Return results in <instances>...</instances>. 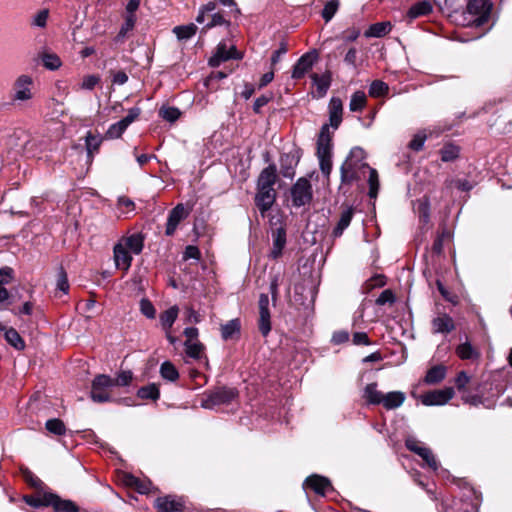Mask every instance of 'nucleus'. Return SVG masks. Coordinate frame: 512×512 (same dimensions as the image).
Listing matches in <instances>:
<instances>
[{
    "label": "nucleus",
    "mask_w": 512,
    "mask_h": 512,
    "mask_svg": "<svg viewBox=\"0 0 512 512\" xmlns=\"http://www.w3.org/2000/svg\"><path fill=\"white\" fill-rule=\"evenodd\" d=\"M365 158V151L362 148H352L345 162L341 166V181L342 183H351L353 181L361 180L368 175V195L370 198H376L379 190L378 173L376 169L371 168L365 162Z\"/></svg>",
    "instance_id": "nucleus-1"
},
{
    "label": "nucleus",
    "mask_w": 512,
    "mask_h": 512,
    "mask_svg": "<svg viewBox=\"0 0 512 512\" xmlns=\"http://www.w3.org/2000/svg\"><path fill=\"white\" fill-rule=\"evenodd\" d=\"M317 157L323 175L329 177L332 171V133L323 125L317 140Z\"/></svg>",
    "instance_id": "nucleus-2"
},
{
    "label": "nucleus",
    "mask_w": 512,
    "mask_h": 512,
    "mask_svg": "<svg viewBox=\"0 0 512 512\" xmlns=\"http://www.w3.org/2000/svg\"><path fill=\"white\" fill-rule=\"evenodd\" d=\"M237 396L238 392L234 388L218 387L205 393L204 398L201 400V407L214 409L217 406L231 403Z\"/></svg>",
    "instance_id": "nucleus-3"
},
{
    "label": "nucleus",
    "mask_w": 512,
    "mask_h": 512,
    "mask_svg": "<svg viewBox=\"0 0 512 512\" xmlns=\"http://www.w3.org/2000/svg\"><path fill=\"white\" fill-rule=\"evenodd\" d=\"M112 377L101 374L94 378L91 387V399L97 403H105L113 401L112 395Z\"/></svg>",
    "instance_id": "nucleus-4"
},
{
    "label": "nucleus",
    "mask_w": 512,
    "mask_h": 512,
    "mask_svg": "<svg viewBox=\"0 0 512 512\" xmlns=\"http://www.w3.org/2000/svg\"><path fill=\"white\" fill-rule=\"evenodd\" d=\"M492 8L490 0H468L466 12L471 16L468 24L481 26L487 22Z\"/></svg>",
    "instance_id": "nucleus-5"
},
{
    "label": "nucleus",
    "mask_w": 512,
    "mask_h": 512,
    "mask_svg": "<svg viewBox=\"0 0 512 512\" xmlns=\"http://www.w3.org/2000/svg\"><path fill=\"white\" fill-rule=\"evenodd\" d=\"M34 81L30 75L22 74L16 78L13 83V96L14 102H26L33 98V87Z\"/></svg>",
    "instance_id": "nucleus-6"
},
{
    "label": "nucleus",
    "mask_w": 512,
    "mask_h": 512,
    "mask_svg": "<svg viewBox=\"0 0 512 512\" xmlns=\"http://www.w3.org/2000/svg\"><path fill=\"white\" fill-rule=\"evenodd\" d=\"M312 186L306 178H299L291 189L293 205L301 207L309 204L312 200Z\"/></svg>",
    "instance_id": "nucleus-7"
},
{
    "label": "nucleus",
    "mask_w": 512,
    "mask_h": 512,
    "mask_svg": "<svg viewBox=\"0 0 512 512\" xmlns=\"http://www.w3.org/2000/svg\"><path fill=\"white\" fill-rule=\"evenodd\" d=\"M259 318L258 328L263 336H267L271 331V312L270 301L266 294H261L258 301Z\"/></svg>",
    "instance_id": "nucleus-8"
},
{
    "label": "nucleus",
    "mask_w": 512,
    "mask_h": 512,
    "mask_svg": "<svg viewBox=\"0 0 512 512\" xmlns=\"http://www.w3.org/2000/svg\"><path fill=\"white\" fill-rule=\"evenodd\" d=\"M454 394L452 387H446L425 393L421 397V402L425 406L444 405L454 397Z\"/></svg>",
    "instance_id": "nucleus-9"
},
{
    "label": "nucleus",
    "mask_w": 512,
    "mask_h": 512,
    "mask_svg": "<svg viewBox=\"0 0 512 512\" xmlns=\"http://www.w3.org/2000/svg\"><path fill=\"white\" fill-rule=\"evenodd\" d=\"M154 506L158 512H182L185 508V502L182 497L167 495L158 497Z\"/></svg>",
    "instance_id": "nucleus-10"
},
{
    "label": "nucleus",
    "mask_w": 512,
    "mask_h": 512,
    "mask_svg": "<svg viewBox=\"0 0 512 512\" xmlns=\"http://www.w3.org/2000/svg\"><path fill=\"white\" fill-rule=\"evenodd\" d=\"M242 56L236 50L235 46L228 47L226 43L220 42L217 46L215 54L210 58L209 65L218 67L222 62L229 59H240Z\"/></svg>",
    "instance_id": "nucleus-11"
},
{
    "label": "nucleus",
    "mask_w": 512,
    "mask_h": 512,
    "mask_svg": "<svg viewBox=\"0 0 512 512\" xmlns=\"http://www.w3.org/2000/svg\"><path fill=\"white\" fill-rule=\"evenodd\" d=\"M189 216V209H187L182 203L177 204L168 215L165 234L172 236L179 223Z\"/></svg>",
    "instance_id": "nucleus-12"
},
{
    "label": "nucleus",
    "mask_w": 512,
    "mask_h": 512,
    "mask_svg": "<svg viewBox=\"0 0 512 512\" xmlns=\"http://www.w3.org/2000/svg\"><path fill=\"white\" fill-rule=\"evenodd\" d=\"M317 60V53L315 51L308 52L302 55L295 63L291 77L293 79H301L310 71Z\"/></svg>",
    "instance_id": "nucleus-13"
},
{
    "label": "nucleus",
    "mask_w": 512,
    "mask_h": 512,
    "mask_svg": "<svg viewBox=\"0 0 512 512\" xmlns=\"http://www.w3.org/2000/svg\"><path fill=\"white\" fill-rule=\"evenodd\" d=\"M276 200V191L275 189H257V193L255 196V204L259 209L262 216H265L266 212H268L273 206Z\"/></svg>",
    "instance_id": "nucleus-14"
},
{
    "label": "nucleus",
    "mask_w": 512,
    "mask_h": 512,
    "mask_svg": "<svg viewBox=\"0 0 512 512\" xmlns=\"http://www.w3.org/2000/svg\"><path fill=\"white\" fill-rule=\"evenodd\" d=\"M45 503L52 506L56 512H78L77 505L71 500L61 499L54 493H45Z\"/></svg>",
    "instance_id": "nucleus-15"
},
{
    "label": "nucleus",
    "mask_w": 512,
    "mask_h": 512,
    "mask_svg": "<svg viewBox=\"0 0 512 512\" xmlns=\"http://www.w3.org/2000/svg\"><path fill=\"white\" fill-rule=\"evenodd\" d=\"M286 246V230L279 227L272 231V248L268 257L276 260L282 256L283 250Z\"/></svg>",
    "instance_id": "nucleus-16"
},
{
    "label": "nucleus",
    "mask_w": 512,
    "mask_h": 512,
    "mask_svg": "<svg viewBox=\"0 0 512 512\" xmlns=\"http://www.w3.org/2000/svg\"><path fill=\"white\" fill-rule=\"evenodd\" d=\"M304 486L311 488L316 494L322 496L326 495L329 491L332 490L329 479L316 474L309 476L305 480Z\"/></svg>",
    "instance_id": "nucleus-17"
},
{
    "label": "nucleus",
    "mask_w": 512,
    "mask_h": 512,
    "mask_svg": "<svg viewBox=\"0 0 512 512\" xmlns=\"http://www.w3.org/2000/svg\"><path fill=\"white\" fill-rule=\"evenodd\" d=\"M329 126L333 129H337L342 122V114H343V103L340 98L332 97L329 102Z\"/></svg>",
    "instance_id": "nucleus-18"
},
{
    "label": "nucleus",
    "mask_w": 512,
    "mask_h": 512,
    "mask_svg": "<svg viewBox=\"0 0 512 512\" xmlns=\"http://www.w3.org/2000/svg\"><path fill=\"white\" fill-rule=\"evenodd\" d=\"M185 353L188 357L202 361L206 369H209V361L205 355V346L199 342H184Z\"/></svg>",
    "instance_id": "nucleus-19"
},
{
    "label": "nucleus",
    "mask_w": 512,
    "mask_h": 512,
    "mask_svg": "<svg viewBox=\"0 0 512 512\" xmlns=\"http://www.w3.org/2000/svg\"><path fill=\"white\" fill-rule=\"evenodd\" d=\"M132 253L126 248L117 243L114 246V261L118 269L128 271L132 262Z\"/></svg>",
    "instance_id": "nucleus-20"
},
{
    "label": "nucleus",
    "mask_w": 512,
    "mask_h": 512,
    "mask_svg": "<svg viewBox=\"0 0 512 512\" xmlns=\"http://www.w3.org/2000/svg\"><path fill=\"white\" fill-rule=\"evenodd\" d=\"M276 171L277 170L275 165H269L268 167L264 168L258 177L257 189H274V185L277 179Z\"/></svg>",
    "instance_id": "nucleus-21"
},
{
    "label": "nucleus",
    "mask_w": 512,
    "mask_h": 512,
    "mask_svg": "<svg viewBox=\"0 0 512 512\" xmlns=\"http://www.w3.org/2000/svg\"><path fill=\"white\" fill-rule=\"evenodd\" d=\"M104 139V136L93 134L92 132H88L86 134L85 148L87 151V158L90 163L93 161L94 155L98 153Z\"/></svg>",
    "instance_id": "nucleus-22"
},
{
    "label": "nucleus",
    "mask_w": 512,
    "mask_h": 512,
    "mask_svg": "<svg viewBox=\"0 0 512 512\" xmlns=\"http://www.w3.org/2000/svg\"><path fill=\"white\" fill-rule=\"evenodd\" d=\"M405 399V393L401 391H391L384 394L381 404L385 409L393 410L402 406Z\"/></svg>",
    "instance_id": "nucleus-23"
},
{
    "label": "nucleus",
    "mask_w": 512,
    "mask_h": 512,
    "mask_svg": "<svg viewBox=\"0 0 512 512\" xmlns=\"http://www.w3.org/2000/svg\"><path fill=\"white\" fill-rule=\"evenodd\" d=\"M454 328V321L447 314L439 315L432 320V329L434 333H449L454 330Z\"/></svg>",
    "instance_id": "nucleus-24"
},
{
    "label": "nucleus",
    "mask_w": 512,
    "mask_h": 512,
    "mask_svg": "<svg viewBox=\"0 0 512 512\" xmlns=\"http://www.w3.org/2000/svg\"><path fill=\"white\" fill-rule=\"evenodd\" d=\"M118 243L123 247H126L132 254L138 255L143 249L144 240L141 235L133 234L122 238Z\"/></svg>",
    "instance_id": "nucleus-25"
},
{
    "label": "nucleus",
    "mask_w": 512,
    "mask_h": 512,
    "mask_svg": "<svg viewBox=\"0 0 512 512\" xmlns=\"http://www.w3.org/2000/svg\"><path fill=\"white\" fill-rule=\"evenodd\" d=\"M383 396L384 393L377 389V383H369L363 390V398L371 405L381 404Z\"/></svg>",
    "instance_id": "nucleus-26"
},
{
    "label": "nucleus",
    "mask_w": 512,
    "mask_h": 512,
    "mask_svg": "<svg viewBox=\"0 0 512 512\" xmlns=\"http://www.w3.org/2000/svg\"><path fill=\"white\" fill-rule=\"evenodd\" d=\"M353 215L354 210L352 207H346L342 210L340 219L333 230L334 237H339L342 235L343 231L350 225Z\"/></svg>",
    "instance_id": "nucleus-27"
},
{
    "label": "nucleus",
    "mask_w": 512,
    "mask_h": 512,
    "mask_svg": "<svg viewBox=\"0 0 512 512\" xmlns=\"http://www.w3.org/2000/svg\"><path fill=\"white\" fill-rule=\"evenodd\" d=\"M432 9H433V6L429 1H427V0L419 1L410 7V9L407 12V16L411 20H413L418 17L428 15L429 13L432 12Z\"/></svg>",
    "instance_id": "nucleus-28"
},
{
    "label": "nucleus",
    "mask_w": 512,
    "mask_h": 512,
    "mask_svg": "<svg viewBox=\"0 0 512 512\" xmlns=\"http://www.w3.org/2000/svg\"><path fill=\"white\" fill-rule=\"evenodd\" d=\"M455 352L462 360H475L480 357V352L468 341L459 344Z\"/></svg>",
    "instance_id": "nucleus-29"
},
{
    "label": "nucleus",
    "mask_w": 512,
    "mask_h": 512,
    "mask_svg": "<svg viewBox=\"0 0 512 512\" xmlns=\"http://www.w3.org/2000/svg\"><path fill=\"white\" fill-rule=\"evenodd\" d=\"M313 80V84L316 86L318 97H323L327 93L330 83H331V76L329 73H325L322 75L313 74L311 76Z\"/></svg>",
    "instance_id": "nucleus-30"
},
{
    "label": "nucleus",
    "mask_w": 512,
    "mask_h": 512,
    "mask_svg": "<svg viewBox=\"0 0 512 512\" xmlns=\"http://www.w3.org/2000/svg\"><path fill=\"white\" fill-rule=\"evenodd\" d=\"M179 309L176 305L160 314V322L166 331H169L178 317Z\"/></svg>",
    "instance_id": "nucleus-31"
},
{
    "label": "nucleus",
    "mask_w": 512,
    "mask_h": 512,
    "mask_svg": "<svg viewBox=\"0 0 512 512\" xmlns=\"http://www.w3.org/2000/svg\"><path fill=\"white\" fill-rule=\"evenodd\" d=\"M446 376V368L443 365H436L430 368L425 376L424 381L427 384H437Z\"/></svg>",
    "instance_id": "nucleus-32"
},
{
    "label": "nucleus",
    "mask_w": 512,
    "mask_h": 512,
    "mask_svg": "<svg viewBox=\"0 0 512 512\" xmlns=\"http://www.w3.org/2000/svg\"><path fill=\"white\" fill-rule=\"evenodd\" d=\"M391 30V24L389 22H378L372 24L369 29L365 32L366 37H383L388 34Z\"/></svg>",
    "instance_id": "nucleus-33"
},
{
    "label": "nucleus",
    "mask_w": 512,
    "mask_h": 512,
    "mask_svg": "<svg viewBox=\"0 0 512 512\" xmlns=\"http://www.w3.org/2000/svg\"><path fill=\"white\" fill-rule=\"evenodd\" d=\"M239 319H232L221 326V336L224 340L233 338L235 334L240 332Z\"/></svg>",
    "instance_id": "nucleus-34"
},
{
    "label": "nucleus",
    "mask_w": 512,
    "mask_h": 512,
    "mask_svg": "<svg viewBox=\"0 0 512 512\" xmlns=\"http://www.w3.org/2000/svg\"><path fill=\"white\" fill-rule=\"evenodd\" d=\"M160 374L162 378L171 382H174L179 378L178 370L170 361H165L161 364Z\"/></svg>",
    "instance_id": "nucleus-35"
},
{
    "label": "nucleus",
    "mask_w": 512,
    "mask_h": 512,
    "mask_svg": "<svg viewBox=\"0 0 512 512\" xmlns=\"http://www.w3.org/2000/svg\"><path fill=\"white\" fill-rule=\"evenodd\" d=\"M137 396L141 399L157 400L160 396L159 388L156 384L152 383L147 386L141 387L137 391Z\"/></svg>",
    "instance_id": "nucleus-36"
},
{
    "label": "nucleus",
    "mask_w": 512,
    "mask_h": 512,
    "mask_svg": "<svg viewBox=\"0 0 512 512\" xmlns=\"http://www.w3.org/2000/svg\"><path fill=\"white\" fill-rule=\"evenodd\" d=\"M128 127L123 123L121 120H119L116 123H113L109 126L107 129L104 138L105 139H118L120 138L123 133L126 131Z\"/></svg>",
    "instance_id": "nucleus-37"
},
{
    "label": "nucleus",
    "mask_w": 512,
    "mask_h": 512,
    "mask_svg": "<svg viewBox=\"0 0 512 512\" xmlns=\"http://www.w3.org/2000/svg\"><path fill=\"white\" fill-rule=\"evenodd\" d=\"M366 105V94L363 91H356L352 94L349 108L353 112L362 111Z\"/></svg>",
    "instance_id": "nucleus-38"
},
{
    "label": "nucleus",
    "mask_w": 512,
    "mask_h": 512,
    "mask_svg": "<svg viewBox=\"0 0 512 512\" xmlns=\"http://www.w3.org/2000/svg\"><path fill=\"white\" fill-rule=\"evenodd\" d=\"M197 26L195 24H188L183 26H176L173 32L179 40H186L195 35Z\"/></svg>",
    "instance_id": "nucleus-39"
},
{
    "label": "nucleus",
    "mask_w": 512,
    "mask_h": 512,
    "mask_svg": "<svg viewBox=\"0 0 512 512\" xmlns=\"http://www.w3.org/2000/svg\"><path fill=\"white\" fill-rule=\"evenodd\" d=\"M6 341L14 348L21 350L25 344L19 333L14 328H8L5 330Z\"/></svg>",
    "instance_id": "nucleus-40"
},
{
    "label": "nucleus",
    "mask_w": 512,
    "mask_h": 512,
    "mask_svg": "<svg viewBox=\"0 0 512 512\" xmlns=\"http://www.w3.org/2000/svg\"><path fill=\"white\" fill-rule=\"evenodd\" d=\"M459 147L454 144H446L440 150L441 160L443 162L454 161L459 156Z\"/></svg>",
    "instance_id": "nucleus-41"
},
{
    "label": "nucleus",
    "mask_w": 512,
    "mask_h": 512,
    "mask_svg": "<svg viewBox=\"0 0 512 512\" xmlns=\"http://www.w3.org/2000/svg\"><path fill=\"white\" fill-rule=\"evenodd\" d=\"M43 66L49 70H57L60 68L61 59L54 53H44L41 57Z\"/></svg>",
    "instance_id": "nucleus-42"
},
{
    "label": "nucleus",
    "mask_w": 512,
    "mask_h": 512,
    "mask_svg": "<svg viewBox=\"0 0 512 512\" xmlns=\"http://www.w3.org/2000/svg\"><path fill=\"white\" fill-rule=\"evenodd\" d=\"M388 90L389 87L385 82L381 80H375L370 85L369 95L372 97H381L387 94Z\"/></svg>",
    "instance_id": "nucleus-43"
},
{
    "label": "nucleus",
    "mask_w": 512,
    "mask_h": 512,
    "mask_svg": "<svg viewBox=\"0 0 512 512\" xmlns=\"http://www.w3.org/2000/svg\"><path fill=\"white\" fill-rule=\"evenodd\" d=\"M133 379V374L131 371H122L120 372L117 377L112 378L111 387H125L130 385Z\"/></svg>",
    "instance_id": "nucleus-44"
},
{
    "label": "nucleus",
    "mask_w": 512,
    "mask_h": 512,
    "mask_svg": "<svg viewBox=\"0 0 512 512\" xmlns=\"http://www.w3.org/2000/svg\"><path fill=\"white\" fill-rule=\"evenodd\" d=\"M418 455L426 462V464L434 471L439 467V464L433 454L432 450L428 447H424Z\"/></svg>",
    "instance_id": "nucleus-45"
},
{
    "label": "nucleus",
    "mask_w": 512,
    "mask_h": 512,
    "mask_svg": "<svg viewBox=\"0 0 512 512\" xmlns=\"http://www.w3.org/2000/svg\"><path fill=\"white\" fill-rule=\"evenodd\" d=\"M46 429L56 435L65 434L66 428L60 419H50L46 422Z\"/></svg>",
    "instance_id": "nucleus-46"
},
{
    "label": "nucleus",
    "mask_w": 512,
    "mask_h": 512,
    "mask_svg": "<svg viewBox=\"0 0 512 512\" xmlns=\"http://www.w3.org/2000/svg\"><path fill=\"white\" fill-rule=\"evenodd\" d=\"M57 289L63 292L64 294L69 291V283L67 273L65 272L63 267H60L57 272Z\"/></svg>",
    "instance_id": "nucleus-47"
},
{
    "label": "nucleus",
    "mask_w": 512,
    "mask_h": 512,
    "mask_svg": "<svg viewBox=\"0 0 512 512\" xmlns=\"http://www.w3.org/2000/svg\"><path fill=\"white\" fill-rule=\"evenodd\" d=\"M160 116L170 122L176 121L180 117V111L175 107H162L159 111Z\"/></svg>",
    "instance_id": "nucleus-48"
},
{
    "label": "nucleus",
    "mask_w": 512,
    "mask_h": 512,
    "mask_svg": "<svg viewBox=\"0 0 512 512\" xmlns=\"http://www.w3.org/2000/svg\"><path fill=\"white\" fill-rule=\"evenodd\" d=\"M338 6L339 3L337 0H331L325 5L324 9L322 10V17L326 22H329L334 17L338 10Z\"/></svg>",
    "instance_id": "nucleus-49"
},
{
    "label": "nucleus",
    "mask_w": 512,
    "mask_h": 512,
    "mask_svg": "<svg viewBox=\"0 0 512 512\" xmlns=\"http://www.w3.org/2000/svg\"><path fill=\"white\" fill-rule=\"evenodd\" d=\"M127 484L135 487L137 489V491L142 494L148 493L149 487L151 485L150 482H143L134 476H129L127 478Z\"/></svg>",
    "instance_id": "nucleus-50"
},
{
    "label": "nucleus",
    "mask_w": 512,
    "mask_h": 512,
    "mask_svg": "<svg viewBox=\"0 0 512 512\" xmlns=\"http://www.w3.org/2000/svg\"><path fill=\"white\" fill-rule=\"evenodd\" d=\"M135 22H136V15L126 13L125 21H124L123 25L121 26L118 37H125L126 34L134 28Z\"/></svg>",
    "instance_id": "nucleus-51"
},
{
    "label": "nucleus",
    "mask_w": 512,
    "mask_h": 512,
    "mask_svg": "<svg viewBox=\"0 0 512 512\" xmlns=\"http://www.w3.org/2000/svg\"><path fill=\"white\" fill-rule=\"evenodd\" d=\"M140 310L142 314L149 319H153L156 315V310L148 299H142L140 301Z\"/></svg>",
    "instance_id": "nucleus-52"
},
{
    "label": "nucleus",
    "mask_w": 512,
    "mask_h": 512,
    "mask_svg": "<svg viewBox=\"0 0 512 512\" xmlns=\"http://www.w3.org/2000/svg\"><path fill=\"white\" fill-rule=\"evenodd\" d=\"M141 112L142 111L140 107H132L128 110V114L124 118H122L121 121L125 123L127 127H129L134 121H136L139 118Z\"/></svg>",
    "instance_id": "nucleus-53"
},
{
    "label": "nucleus",
    "mask_w": 512,
    "mask_h": 512,
    "mask_svg": "<svg viewBox=\"0 0 512 512\" xmlns=\"http://www.w3.org/2000/svg\"><path fill=\"white\" fill-rule=\"evenodd\" d=\"M281 278H282L281 274L278 273V274L273 275L271 278V281H270L269 289H270V293H271L272 300L274 303L277 301L278 296H279L278 287H279Z\"/></svg>",
    "instance_id": "nucleus-54"
},
{
    "label": "nucleus",
    "mask_w": 512,
    "mask_h": 512,
    "mask_svg": "<svg viewBox=\"0 0 512 512\" xmlns=\"http://www.w3.org/2000/svg\"><path fill=\"white\" fill-rule=\"evenodd\" d=\"M100 78L95 75H87L83 78L80 88L84 90H92L99 83Z\"/></svg>",
    "instance_id": "nucleus-55"
},
{
    "label": "nucleus",
    "mask_w": 512,
    "mask_h": 512,
    "mask_svg": "<svg viewBox=\"0 0 512 512\" xmlns=\"http://www.w3.org/2000/svg\"><path fill=\"white\" fill-rule=\"evenodd\" d=\"M287 51H288L287 43L281 42L279 48L277 50H275L271 56L272 66L276 65L280 61L281 57L287 53Z\"/></svg>",
    "instance_id": "nucleus-56"
},
{
    "label": "nucleus",
    "mask_w": 512,
    "mask_h": 512,
    "mask_svg": "<svg viewBox=\"0 0 512 512\" xmlns=\"http://www.w3.org/2000/svg\"><path fill=\"white\" fill-rule=\"evenodd\" d=\"M425 140H426V135L418 133L410 141L409 147L415 151H419L423 148Z\"/></svg>",
    "instance_id": "nucleus-57"
},
{
    "label": "nucleus",
    "mask_w": 512,
    "mask_h": 512,
    "mask_svg": "<svg viewBox=\"0 0 512 512\" xmlns=\"http://www.w3.org/2000/svg\"><path fill=\"white\" fill-rule=\"evenodd\" d=\"M395 301V296L393 294V292L389 289L387 290H384L380 295L379 297L377 298L376 300V304L377 305H385L386 303H394Z\"/></svg>",
    "instance_id": "nucleus-58"
},
{
    "label": "nucleus",
    "mask_w": 512,
    "mask_h": 512,
    "mask_svg": "<svg viewBox=\"0 0 512 512\" xmlns=\"http://www.w3.org/2000/svg\"><path fill=\"white\" fill-rule=\"evenodd\" d=\"M13 279V269L10 267L0 268V286L9 284Z\"/></svg>",
    "instance_id": "nucleus-59"
},
{
    "label": "nucleus",
    "mask_w": 512,
    "mask_h": 512,
    "mask_svg": "<svg viewBox=\"0 0 512 512\" xmlns=\"http://www.w3.org/2000/svg\"><path fill=\"white\" fill-rule=\"evenodd\" d=\"M24 479L34 488L42 486V481L28 469L23 470Z\"/></svg>",
    "instance_id": "nucleus-60"
},
{
    "label": "nucleus",
    "mask_w": 512,
    "mask_h": 512,
    "mask_svg": "<svg viewBox=\"0 0 512 512\" xmlns=\"http://www.w3.org/2000/svg\"><path fill=\"white\" fill-rule=\"evenodd\" d=\"M419 218L423 223L429 221V203L428 201H421L418 205Z\"/></svg>",
    "instance_id": "nucleus-61"
},
{
    "label": "nucleus",
    "mask_w": 512,
    "mask_h": 512,
    "mask_svg": "<svg viewBox=\"0 0 512 512\" xmlns=\"http://www.w3.org/2000/svg\"><path fill=\"white\" fill-rule=\"evenodd\" d=\"M405 445H406L407 449L416 453L417 455L425 447L421 444V442H419L417 439H415L413 437H408L405 441Z\"/></svg>",
    "instance_id": "nucleus-62"
},
{
    "label": "nucleus",
    "mask_w": 512,
    "mask_h": 512,
    "mask_svg": "<svg viewBox=\"0 0 512 512\" xmlns=\"http://www.w3.org/2000/svg\"><path fill=\"white\" fill-rule=\"evenodd\" d=\"M470 377L467 375L465 371H461L458 373L455 379V385L459 391H462L466 385L469 383Z\"/></svg>",
    "instance_id": "nucleus-63"
},
{
    "label": "nucleus",
    "mask_w": 512,
    "mask_h": 512,
    "mask_svg": "<svg viewBox=\"0 0 512 512\" xmlns=\"http://www.w3.org/2000/svg\"><path fill=\"white\" fill-rule=\"evenodd\" d=\"M183 334L186 337L185 342H190V343L199 342V340H198L199 331L196 327L185 328Z\"/></svg>",
    "instance_id": "nucleus-64"
}]
</instances>
